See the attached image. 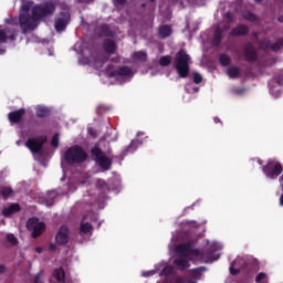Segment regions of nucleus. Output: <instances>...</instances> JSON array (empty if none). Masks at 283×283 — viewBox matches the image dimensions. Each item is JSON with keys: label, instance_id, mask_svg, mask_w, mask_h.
<instances>
[{"label": "nucleus", "instance_id": "obj_1", "mask_svg": "<svg viewBox=\"0 0 283 283\" xmlns=\"http://www.w3.org/2000/svg\"><path fill=\"white\" fill-rule=\"evenodd\" d=\"M175 252L177 254V259L175 260L176 266L185 270L189 269V262L191 260H202V262H216V260L220 259V255L212 256L211 252H209V258H206L205 254L200 250L193 249V244L191 243H182L175 248Z\"/></svg>", "mask_w": 283, "mask_h": 283}, {"label": "nucleus", "instance_id": "obj_2", "mask_svg": "<svg viewBox=\"0 0 283 283\" xmlns=\"http://www.w3.org/2000/svg\"><path fill=\"white\" fill-rule=\"evenodd\" d=\"M64 160L69 165H81L87 160V153L81 146H73L65 151Z\"/></svg>", "mask_w": 283, "mask_h": 283}, {"label": "nucleus", "instance_id": "obj_3", "mask_svg": "<svg viewBox=\"0 0 283 283\" xmlns=\"http://www.w3.org/2000/svg\"><path fill=\"white\" fill-rule=\"evenodd\" d=\"M54 12H56L54 2H44L42 4H35L32 8V17L34 21H41V19H45V17H52Z\"/></svg>", "mask_w": 283, "mask_h": 283}, {"label": "nucleus", "instance_id": "obj_4", "mask_svg": "<svg viewBox=\"0 0 283 283\" xmlns=\"http://www.w3.org/2000/svg\"><path fill=\"white\" fill-rule=\"evenodd\" d=\"M189 65H191V56L185 50L177 52L174 60L176 72H189Z\"/></svg>", "mask_w": 283, "mask_h": 283}, {"label": "nucleus", "instance_id": "obj_5", "mask_svg": "<svg viewBox=\"0 0 283 283\" xmlns=\"http://www.w3.org/2000/svg\"><path fill=\"white\" fill-rule=\"evenodd\" d=\"M102 78H107L105 83L113 85V83H126L134 78V72H104Z\"/></svg>", "mask_w": 283, "mask_h": 283}, {"label": "nucleus", "instance_id": "obj_6", "mask_svg": "<svg viewBox=\"0 0 283 283\" xmlns=\"http://www.w3.org/2000/svg\"><path fill=\"white\" fill-rule=\"evenodd\" d=\"M92 154L101 169H104V171H109V169H112V159L105 156V153L101 151V148L94 147Z\"/></svg>", "mask_w": 283, "mask_h": 283}, {"label": "nucleus", "instance_id": "obj_7", "mask_svg": "<svg viewBox=\"0 0 283 283\" xmlns=\"http://www.w3.org/2000/svg\"><path fill=\"white\" fill-rule=\"evenodd\" d=\"M45 143H48V137L45 136L32 137L27 140L25 147L30 149L31 154H41V149H43Z\"/></svg>", "mask_w": 283, "mask_h": 283}, {"label": "nucleus", "instance_id": "obj_8", "mask_svg": "<svg viewBox=\"0 0 283 283\" xmlns=\"http://www.w3.org/2000/svg\"><path fill=\"white\" fill-rule=\"evenodd\" d=\"M282 171V165L276 160H270L268 161L266 166L263 167V172L265 174L266 178H270L271 180L277 178Z\"/></svg>", "mask_w": 283, "mask_h": 283}, {"label": "nucleus", "instance_id": "obj_9", "mask_svg": "<svg viewBox=\"0 0 283 283\" xmlns=\"http://www.w3.org/2000/svg\"><path fill=\"white\" fill-rule=\"evenodd\" d=\"M35 21L39 20H34V15L31 17L28 13H22L19 15V24L23 34L27 32H32V30L36 28Z\"/></svg>", "mask_w": 283, "mask_h": 283}, {"label": "nucleus", "instance_id": "obj_10", "mask_svg": "<svg viewBox=\"0 0 283 283\" xmlns=\"http://www.w3.org/2000/svg\"><path fill=\"white\" fill-rule=\"evenodd\" d=\"M269 85H270V93L274 96V98L280 97V94H282V85H283L282 73H274Z\"/></svg>", "mask_w": 283, "mask_h": 283}, {"label": "nucleus", "instance_id": "obj_11", "mask_svg": "<svg viewBox=\"0 0 283 283\" xmlns=\"http://www.w3.org/2000/svg\"><path fill=\"white\" fill-rule=\"evenodd\" d=\"M27 229L32 232V238H39L45 231V223L36 218H31L27 222Z\"/></svg>", "mask_w": 283, "mask_h": 283}, {"label": "nucleus", "instance_id": "obj_12", "mask_svg": "<svg viewBox=\"0 0 283 283\" xmlns=\"http://www.w3.org/2000/svg\"><path fill=\"white\" fill-rule=\"evenodd\" d=\"M72 19V15L69 13V11H62L55 19V30L56 32H63L65 28H67L70 21Z\"/></svg>", "mask_w": 283, "mask_h": 283}, {"label": "nucleus", "instance_id": "obj_13", "mask_svg": "<svg viewBox=\"0 0 283 283\" xmlns=\"http://www.w3.org/2000/svg\"><path fill=\"white\" fill-rule=\"evenodd\" d=\"M244 59L248 61V63L258 61V51H255V46H253V43L251 42L245 43Z\"/></svg>", "mask_w": 283, "mask_h": 283}, {"label": "nucleus", "instance_id": "obj_14", "mask_svg": "<svg viewBox=\"0 0 283 283\" xmlns=\"http://www.w3.org/2000/svg\"><path fill=\"white\" fill-rule=\"evenodd\" d=\"M57 244H67L70 242V228L62 226L55 237Z\"/></svg>", "mask_w": 283, "mask_h": 283}, {"label": "nucleus", "instance_id": "obj_15", "mask_svg": "<svg viewBox=\"0 0 283 283\" xmlns=\"http://www.w3.org/2000/svg\"><path fill=\"white\" fill-rule=\"evenodd\" d=\"M242 269H247V260L244 258H238L234 262L230 265V273L231 275H238Z\"/></svg>", "mask_w": 283, "mask_h": 283}, {"label": "nucleus", "instance_id": "obj_16", "mask_svg": "<svg viewBox=\"0 0 283 283\" xmlns=\"http://www.w3.org/2000/svg\"><path fill=\"white\" fill-rule=\"evenodd\" d=\"M229 24H227L224 27V29L217 27L213 33V38H212V45L213 48H218L220 45V43H222V39L224 36V31L229 30Z\"/></svg>", "mask_w": 283, "mask_h": 283}, {"label": "nucleus", "instance_id": "obj_17", "mask_svg": "<svg viewBox=\"0 0 283 283\" xmlns=\"http://www.w3.org/2000/svg\"><path fill=\"white\" fill-rule=\"evenodd\" d=\"M247 34H249V27L245 24H239L230 32V36H247Z\"/></svg>", "mask_w": 283, "mask_h": 283}, {"label": "nucleus", "instance_id": "obj_18", "mask_svg": "<svg viewBox=\"0 0 283 283\" xmlns=\"http://www.w3.org/2000/svg\"><path fill=\"white\" fill-rule=\"evenodd\" d=\"M103 49L106 54H114L117 50L116 42L114 40H105L103 43Z\"/></svg>", "mask_w": 283, "mask_h": 283}, {"label": "nucleus", "instance_id": "obj_19", "mask_svg": "<svg viewBox=\"0 0 283 283\" xmlns=\"http://www.w3.org/2000/svg\"><path fill=\"white\" fill-rule=\"evenodd\" d=\"M18 211H21V206H19V203H11L9 207L2 210V216L10 218L12 213H18Z\"/></svg>", "mask_w": 283, "mask_h": 283}, {"label": "nucleus", "instance_id": "obj_20", "mask_svg": "<svg viewBox=\"0 0 283 283\" xmlns=\"http://www.w3.org/2000/svg\"><path fill=\"white\" fill-rule=\"evenodd\" d=\"M23 114H25V109L20 108L19 111L9 113V120L11 123H20L23 118Z\"/></svg>", "mask_w": 283, "mask_h": 283}, {"label": "nucleus", "instance_id": "obj_21", "mask_svg": "<svg viewBox=\"0 0 283 283\" xmlns=\"http://www.w3.org/2000/svg\"><path fill=\"white\" fill-rule=\"evenodd\" d=\"M132 59L135 63H147V52L136 51L132 54Z\"/></svg>", "mask_w": 283, "mask_h": 283}, {"label": "nucleus", "instance_id": "obj_22", "mask_svg": "<svg viewBox=\"0 0 283 283\" xmlns=\"http://www.w3.org/2000/svg\"><path fill=\"white\" fill-rule=\"evenodd\" d=\"M158 34L161 39H167L171 36V27L167 24L159 27Z\"/></svg>", "mask_w": 283, "mask_h": 283}, {"label": "nucleus", "instance_id": "obj_23", "mask_svg": "<svg viewBox=\"0 0 283 283\" xmlns=\"http://www.w3.org/2000/svg\"><path fill=\"white\" fill-rule=\"evenodd\" d=\"M228 78H242V76H251L253 73L251 72H227Z\"/></svg>", "mask_w": 283, "mask_h": 283}, {"label": "nucleus", "instance_id": "obj_24", "mask_svg": "<svg viewBox=\"0 0 283 283\" xmlns=\"http://www.w3.org/2000/svg\"><path fill=\"white\" fill-rule=\"evenodd\" d=\"M219 63L222 67H229V65H231V56H229V54L221 53L219 55Z\"/></svg>", "mask_w": 283, "mask_h": 283}, {"label": "nucleus", "instance_id": "obj_25", "mask_svg": "<svg viewBox=\"0 0 283 283\" xmlns=\"http://www.w3.org/2000/svg\"><path fill=\"white\" fill-rule=\"evenodd\" d=\"M53 277L57 282L63 283V281L65 280V271L63 269H61V268L55 269L53 271Z\"/></svg>", "mask_w": 283, "mask_h": 283}, {"label": "nucleus", "instance_id": "obj_26", "mask_svg": "<svg viewBox=\"0 0 283 283\" xmlns=\"http://www.w3.org/2000/svg\"><path fill=\"white\" fill-rule=\"evenodd\" d=\"M56 196H59V193L55 190L49 191V197L44 201L46 207H52V205H54V198H56Z\"/></svg>", "mask_w": 283, "mask_h": 283}, {"label": "nucleus", "instance_id": "obj_27", "mask_svg": "<svg viewBox=\"0 0 283 283\" xmlns=\"http://www.w3.org/2000/svg\"><path fill=\"white\" fill-rule=\"evenodd\" d=\"M0 195L2 198H12L14 196V191H12V188L10 187H2L0 190Z\"/></svg>", "mask_w": 283, "mask_h": 283}, {"label": "nucleus", "instance_id": "obj_28", "mask_svg": "<svg viewBox=\"0 0 283 283\" xmlns=\"http://www.w3.org/2000/svg\"><path fill=\"white\" fill-rule=\"evenodd\" d=\"M243 19H245V21H251L252 23H255V21H258V15H255V13L248 10L243 12Z\"/></svg>", "mask_w": 283, "mask_h": 283}, {"label": "nucleus", "instance_id": "obj_29", "mask_svg": "<svg viewBox=\"0 0 283 283\" xmlns=\"http://www.w3.org/2000/svg\"><path fill=\"white\" fill-rule=\"evenodd\" d=\"M283 48V39L280 38L275 41V43L271 44V51L272 52H280V50H282Z\"/></svg>", "mask_w": 283, "mask_h": 283}, {"label": "nucleus", "instance_id": "obj_30", "mask_svg": "<svg viewBox=\"0 0 283 283\" xmlns=\"http://www.w3.org/2000/svg\"><path fill=\"white\" fill-rule=\"evenodd\" d=\"M8 39L14 41V35L8 36V32H6V30L0 29V43H8Z\"/></svg>", "mask_w": 283, "mask_h": 283}, {"label": "nucleus", "instance_id": "obj_31", "mask_svg": "<svg viewBox=\"0 0 283 283\" xmlns=\"http://www.w3.org/2000/svg\"><path fill=\"white\" fill-rule=\"evenodd\" d=\"M159 65L161 67H168V65H171V56L165 55L159 59Z\"/></svg>", "mask_w": 283, "mask_h": 283}, {"label": "nucleus", "instance_id": "obj_32", "mask_svg": "<svg viewBox=\"0 0 283 283\" xmlns=\"http://www.w3.org/2000/svg\"><path fill=\"white\" fill-rule=\"evenodd\" d=\"M50 114V111L44 106H38L36 107V116L39 118H43V116H48Z\"/></svg>", "mask_w": 283, "mask_h": 283}, {"label": "nucleus", "instance_id": "obj_33", "mask_svg": "<svg viewBox=\"0 0 283 283\" xmlns=\"http://www.w3.org/2000/svg\"><path fill=\"white\" fill-rule=\"evenodd\" d=\"M92 226L91 223H87V222H82L81 223V227H80V231L81 233H92Z\"/></svg>", "mask_w": 283, "mask_h": 283}, {"label": "nucleus", "instance_id": "obj_34", "mask_svg": "<svg viewBox=\"0 0 283 283\" xmlns=\"http://www.w3.org/2000/svg\"><path fill=\"white\" fill-rule=\"evenodd\" d=\"M32 6H34L33 1H23L21 6L22 12H30Z\"/></svg>", "mask_w": 283, "mask_h": 283}, {"label": "nucleus", "instance_id": "obj_35", "mask_svg": "<svg viewBox=\"0 0 283 283\" xmlns=\"http://www.w3.org/2000/svg\"><path fill=\"white\" fill-rule=\"evenodd\" d=\"M271 41L266 39L259 41V46L261 50H271Z\"/></svg>", "mask_w": 283, "mask_h": 283}, {"label": "nucleus", "instance_id": "obj_36", "mask_svg": "<svg viewBox=\"0 0 283 283\" xmlns=\"http://www.w3.org/2000/svg\"><path fill=\"white\" fill-rule=\"evenodd\" d=\"M6 238H7V242H10L12 247L19 243V240L12 233H8Z\"/></svg>", "mask_w": 283, "mask_h": 283}, {"label": "nucleus", "instance_id": "obj_37", "mask_svg": "<svg viewBox=\"0 0 283 283\" xmlns=\"http://www.w3.org/2000/svg\"><path fill=\"white\" fill-rule=\"evenodd\" d=\"M191 275L193 280H200V276L202 275V268L192 270Z\"/></svg>", "mask_w": 283, "mask_h": 283}, {"label": "nucleus", "instance_id": "obj_38", "mask_svg": "<svg viewBox=\"0 0 283 283\" xmlns=\"http://www.w3.org/2000/svg\"><path fill=\"white\" fill-rule=\"evenodd\" d=\"M138 145H142V143L138 140H133L129 147L127 148V151H136V149L138 148Z\"/></svg>", "mask_w": 283, "mask_h": 283}, {"label": "nucleus", "instance_id": "obj_39", "mask_svg": "<svg viewBox=\"0 0 283 283\" xmlns=\"http://www.w3.org/2000/svg\"><path fill=\"white\" fill-rule=\"evenodd\" d=\"M171 273H174V266L168 265V266L164 268V270L160 273V275H171Z\"/></svg>", "mask_w": 283, "mask_h": 283}, {"label": "nucleus", "instance_id": "obj_40", "mask_svg": "<svg viewBox=\"0 0 283 283\" xmlns=\"http://www.w3.org/2000/svg\"><path fill=\"white\" fill-rule=\"evenodd\" d=\"M192 81L193 83H196L197 85L202 83V75L200 73H193L192 75Z\"/></svg>", "mask_w": 283, "mask_h": 283}, {"label": "nucleus", "instance_id": "obj_41", "mask_svg": "<svg viewBox=\"0 0 283 283\" xmlns=\"http://www.w3.org/2000/svg\"><path fill=\"white\" fill-rule=\"evenodd\" d=\"M210 249H211V251H220L222 249V244L214 242V243H212Z\"/></svg>", "mask_w": 283, "mask_h": 283}, {"label": "nucleus", "instance_id": "obj_42", "mask_svg": "<svg viewBox=\"0 0 283 283\" xmlns=\"http://www.w3.org/2000/svg\"><path fill=\"white\" fill-rule=\"evenodd\" d=\"M226 20L228 21V25H230V23H233V13L227 12Z\"/></svg>", "mask_w": 283, "mask_h": 283}, {"label": "nucleus", "instance_id": "obj_43", "mask_svg": "<svg viewBox=\"0 0 283 283\" xmlns=\"http://www.w3.org/2000/svg\"><path fill=\"white\" fill-rule=\"evenodd\" d=\"M52 147H59V134H55L52 138Z\"/></svg>", "mask_w": 283, "mask_h": 283}, {"label": "nucleus", "instance_id": "obj_44", "mask_svg": "<svg viewBox=\"0 0 283 283\" xmlns=\"http://www.w3.org/2000/svg\"><path fill=\"white\" fill-rule=\"evenodd\" d=\"M150 275H156V270H150L148 272H143V277H150Z\"/></svg>", "mask_w": 283, "mask_h": 283}, {"label": "nucleus", "instance_id": "obj_45", "mask_svg": "<svg viewBox=\"0 0 283 283\" xmlns=\"http://www.w3.org/2000/svg\"><path fill=\"white\" fill-rule=\"evenodd\" d=\"M97 187H101L102 189H104V187H107V184H105V180L98 179L96 182Z\"/></svg>", "mask_w": 283, "mask_h": 283}, {"label": "nucleus", "instance_id": "obj_46", "mask_svg": "<svg viewBox=\"0 0 283 283\" xmlns=\"http://www.w3.org/2000/svg\"><path fill=\"white\" fill-rule=\"evenodd\" d=\"M34 283H44L43 279L41 277V272L35 275Z\"/></svg>", "mask_w": 283, "mask_h": 283}, {"label": "nucleus", "instance_id": "obj_47", "mask_svg": "<svg viewBox=\"0 0 283 283\" xmlns=\"http://www.w3.org/2000/svg\"><path fill=\"white\" fill-rule=\"evenodd\" d=\"M179 78H187L189 76L188 72H179Z\"/></svg>", "mask_w": 283, "mask_h": 283}, {"label": "nucleus", "instance_id": "obj_48", "mask_svg": "<svg viewBox=\"0 0 283 283\" xmlns=\"http://www.w3.org/2000/svg\"><path fill=\"white\" fill-rule=\"evenodd\" d=\"M117 72H132V69L127 66H122L119 70H117Z\"/></svg>", "mask_w": 283, "mask_h": 283}, {"label": "nucleus", "instance_id": "obj_49", "mask_svg": "<svg viewBox=\"0 0 283 283\" xmlns=\"http://www.w3.org/2000/svg\"><path fill=\"white\" fill-rule=\"evenodd\" d=\"M119 6H125L127 3V0H116Z\"/></svg>", "mask_w": 283, "mask_h": 283}, {"label": "nucleus", "instance_id": "obj_50", "mask_svg": "<svg viewBox=\"0 0 283 283\" xmlns=\"http://www.w3.org/2000/svg\"><path fill=\"white\" fill-rule=\"evenodd\" d=\"M88 134H91V136L96 137V132H94L92 128H88Z\"/></svg>", "mask_w": 283, "mask_h": 283}, {"label": "nucleus", "instance_id": "obj_51", "mask_svg": "<svg viewBox=\"0 0 283 283\" xmlns=\"http://www.w3.org/2000/svg\"><path fill=\"white\" fill-rule=\"evenodd\" d=\"M6 272V265H0V275Z\"/></svg>", "mask_w": 283, "mask_h": 283}, {"label": "nucleus", "instance_id": "obj_52", "mask_svg": "<svg viewBox=\"0 0 283 283\" xmlns=\"http://www.w3.org/2000/svg\"><path fill=\"white\" fill-rule=\"evenodd\" d=\"M35 252L36 253H43V248H40V247L35 248Z\"/></svg>", "mask_w": 283, "mask_h": 283}, {"label": "nucleus", "instance_id": "obj_53", "mask_svg": "<svg viewBox=\"0 0 283 283\" xmlns=\"http://www.w3.org/2000/svg\"><path fill=\"white\" fill-rule=\"evenodd\" d=\"M228 72H238V67L232 66L231 69L228 70Z\"/></svg>", "mask_w": 283, "mask_h": 283}, {"label": "nucleus", "instance_id": "obj_54", "mask_svg": "<svg viewBox=\"0 0 283 283\" xmlns=\"http://www.w3.org/2000/svg\"><path fill=\"white\" fill-rule=\"evenodd\" d=\"M242 92H244V90H235L234 94H242Z\"/></svg>", "mask_w": 283, "mask_h": 283}, {"label": "nucleus", "instance_id": "obj_55", "mask_svg": "<svg viewBox=\"0 0 283 283\" xmlns=\"http://www.w3.org/2000/svg\"><path fill=\"white\" fill-rule=\"evenodd\" d=\"M50 249H51V251L56 250V244H51V245H50Z\"/></svg>", "mask_w": 283, "mask_h": 283}, {"label": "nucleus", "instance_id": "obj_56", "mask_svg": "<svg viewBox=\"0 0 283 283\" xmlns=\"http://www.w3.org/2000/svg\"><path fill=\"white\" fill-rule=\"evenodd\" d=\"M277 21H279L280 23H283V15H280V17L277 18Z\"/></svg>", "mask_w": 283, "mask_h": 283}, {"label": "nucleus", "instance_id": "obj_57", "mask_svg": "<svg viewBox=\"0 0 283 283\" xmlns=\"http://www.w3.org/2000/svg\"><path fill=\"white\" fill-rule=\"evenodd\" d=\"M192 91H193L195 93H198V92H200V88H199V87H193Z\"/></svg>", "mask_w": 283, "mask_h": 283}, {"label": "nucleus", "instance_id": "obj_58", "mask_svg": "<svg viewBox=\"0 0 283 283\" xmlns=\"http://www.w3.org/2000/svg\"><path fill=\"white\" fill-rule=\"evenodd\" d=\"M102 30L103 32H105V30H108L107 25H102Z\"/></svg>", "mask_w": 283, "mask_h": 283}, {"label": "nucleus", "instance_id": "obj_59", "mask_svg": "<svg viewBox=\"0 0 283 283\" xmlns=\"http://www.w3.org/2000/svg\"><path fill=\"white\" fill-rule=\"evenodd\" d=\"M142 8H147V3H142Z\"/></svg>", "mask_w": 283, "mask_h": 283}, {"label": "nucleus", "instance_id": "obj_60", "mask_svg": "<svg viewBox=\"0 0 283 283\" xmlns=\"http://www.w3.org/2000/svg\"><path fill=\"white\" fill-rule=\"evenodd\" d=\"M149 3H156V0H148Z\"/></svg>", "mask_w": 283, "mask_h": 283}, {"label": "nucleus", "instance_id": "obj_61", "mask_svg": "<svg viewBox=\"0 0 283 283\" xmlns=\"http://www.w3.org/2000/svg\"><path fill=\"white\" fill-rule=\"evenodd\" d=\"M256 3H262V0H254Z\"/></svg>", "mask_w": 283, "mask_h": 283}, {"label": "nucleus", "instance_id": "obj_62", "mask_svg": "<svg viewBox=\"0 0 283 283\" xmlns=\"http://www.w3.org/2000/svg\"><path fill=\"white\" fill-rule=\"evenodd\" d=\"M103 108V106H99L97 109L101 111Z\"/></svg>", "mask_w": 283, "mask_h": 283}, {"label": "nucleus", "instance_id": "obj_63", "mask_svg": "<svg viewBox=\"0 0 283 283\" xmlns=\"http://www.w3.org/2000/svg\"><path fill=\"white\" fill-rule=\"evenodd\" d=\"M186 92H188L189 93V90L186 87Z\"/></svg>", "mask_w": 283, "mask_h": 283}]
</instances>
